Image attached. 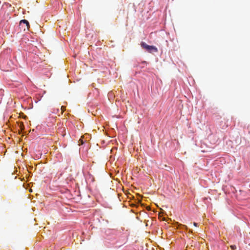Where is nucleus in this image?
Returning <instances> with one entry per match:
<instances>
[{"label":"nucleus","instance_id":"nucleus-1","mask_svg":"<svg viewBox=\"0 0 250 250\" xmlns=\"http://www.w3.org/2000/svg\"><path fill=\"white\" fill-rule=\"evenodd\" d=\"M141 45L143 48L146 49L150 53H151L152 51L155 52H157L158 51V49L155 46L147 45L144 42H142Z\"/></svg>","mask_w":250,"mask_h":250},{"label":"nucleus","instance_id":"nucleus-2","mask_svg":"<svg viewBox=\"0 0 250 250\" xmlns=\"http://www.w3.org/2000/svg\"><path fill=\"white\" fill-rule=\"evenodd\" d=\"M22 24H24L27 27V28L28 29L29 28V23L28 21L26 20H22L20 21V25H21Z\"/></svg>","mask_w":250,"mask_h":250},{"label":"nucleus","instance_id":"nucleus-3","mask_svg":"<svg viewBox=\"0 0 250 250\" xmlns=\"http://www.w3.org/2000/svg\"><path fill=\"white\" fill-rule=\"evenodd\" d=\"M230 248L232 250H235L236 249V246L235 245H231L230 246Z\"/></svg>","mask_w":250,"mask_h":250},{"label":"nucleus","instance_id":"nucleus-4","mask_svg":"<svg viewBox=\"0 0 250 250\" xmlns=\"http://www.w3.org/2000/svg\"><path fill=\"white\" fill-rule=\"evenodd\" d=\"M61 109H62V112H63V111L65 110V107H64V106H62L61 107Z\"/></svg>","mask_w":250,"mask_h":250},{"label":"nucleus","instance_id":"nucleus-5","mask_svg":"<svg viewBox=\"0 0 250 250\" xmlns=\"http://www.w3.org/2000/svg\"><path fill=\"white\" fill-rule=\"evenodd\" d=\"M193 225H194V226H195V227H197V225H198V224H197V223H195V222H194V223H193Z\"/></svg>","mask_w":250,"mask_h":250},{"label":"nucleus","instance_id":"nucleus-6","mask_svg":"<svg viewBox=\"0 0 250 250\" xmlns=\"http://www.w3.org/2000/svg\"><path fill=\"white\" fill-rule=\"evenodd\" d=\"M80 141L81 142V144H83V142L82 139H80Z\"/></svg>","mask_w":250,"mask_h":250}]
</instances>
